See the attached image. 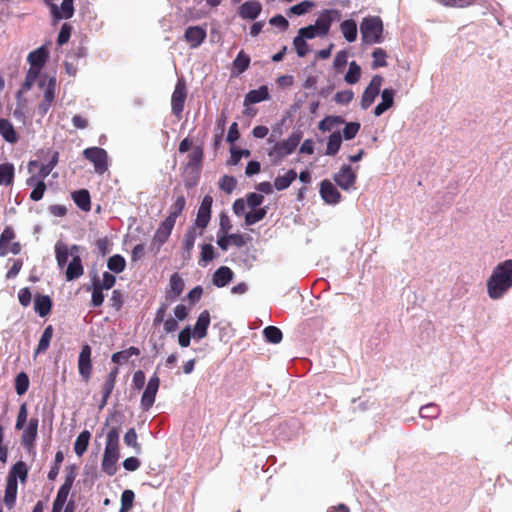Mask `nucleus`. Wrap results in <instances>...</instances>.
I'll use <instances>...</instances> for the list:
<instances>
[{
  "label": "nucleus",
  "mask_w": 512,
  "mask_h": 512,
  "mask_svg": "<svg viewBox=\"0 0 512 512\" xmlns=\"http://www.w3.org/2000/svg\"><path fill=\"white\" fill-rule=\"evenodd\" d=\"M512 287V259L497 264L487 280V293L493 300L502 298Z\"/></svg>",
  "instance_id": "1"
},
{
  "label": "nucleus",
  "mask_w": 512,
  "mask_h": 512,
  "mask_svg": "<svg viewBox=\"0 0 512 512\" xmlns=\"http://www.w3.org/2000/svg\"><path fill=\"white\" fill-rule=\"evenodd\" d=\"M120 457L119 451V428L112 427L106 434V444L101 463L102 471L109 476L117 472V461Z\"/></svg>",
  "instance_id": "2"
},
{
  "label": "nucleus",
  "mask_w": 512,
  "mask_h": 512,
  "mask_svg": "<svg viewBox=\"0 0 512 512\" xmlns=\"http://www.w3.org/2000/svg\"><path fill=\"white\" fill-rule=\"evenodd\" d=\"M303 133L300 130L293 131L288 139L275 142L268 152L273 164L281 163L287 156L292 154L301 142Z\"/></svg>",
  "instance_id": "3"
},
{
  "label": "nucleus",
  "mask_w": 512,
  "mask_h": 512,
  "mask_svg": "<svg viewBox=\"0 0 512 512\" xmlns=\"http://www.w3.org/2000/svg\"><path fill=\"white\" fill-rule=\"evenodd\" d=\"M362 42L368 45L380 43L383 40V22L378 16H367L360 24Z\"/></svg>",
  "instance_id": "4"
},
{
  "label": "nucleus",
  "mask_w": 512,
  "mask_h": 512,
  "mask_svg": "<svg viewBox=\"0 0 512 512\" xmlns=\"http://www.w3.org/2000/svg\"><path fill=\"white\" fill-rule=\"evenodd\" d=\"M83 156L89 160L97 174H104L108 170V154L100 147H89L83 151Z\"/></svg>",
  "instance_id": "5"
},
{
  "label": "nucleus",
  "mask_w": 512,
  "mask_h": 512,
  "mask_svg": "<svg viewBox=\"0 0 512 512\" xmlns=\"http://www.w3.org/2000/svg\"><path fill=\"white\" fill-rule=\"evenodd\" d=\"M187 98V85L183 77L176 82L174 91L171 96V109L175 116H179L183 110Z\"/></svg>",
  "instance_id": "6"
},
{
  "label": "nucleus",
  "mask_w": 512,
  "mask_h": 512,
  "mask_svg": "<svg viewBox=\"0 0 512 512\" xmlns=\"http://www.w3.org/2000/svg\"><path fill=\"white\" fill-rule=\"evenodd\" d=\"M212 203L213 198L210 195H206L202 199L195 222L193 224V226L199 228V235L203 234V231L206 229L210 222Z\"/></svg>",
  "instance_id": "7"
},
{
  "label": "nucleus",
  "mask_w": 512,
  "mask_h": 512,
  "mask_svg": "<svg viewBox=\"0 0 512 512\" xmlns=\"http://www.w3.org/2000/svg\"><path fill=\"white\" fill-rule=\"evenodd\" d=\"M383 83V77L381 75H374L369 83V85L365 88L362 97H361V108L366 110L368 109L375 98L379 95L380 89Z\"/></svg>",
  "instance_id": "8"
},
{
  "label": "nucleus",
  "mask_w": 512,
  "mask_h": 512,
  "mask_svg": "<svg viewBox=\"0 0 512 512\" xmlns=\"http://www.w3.org/2000/svg\"><path fill=\"white\" fill-rule=\"evenodd\" d=\"M38 418H31L28 421L26 427H24L22 436H21V445L24 449L29 453H34L35 450V442L38 435Z\"/></svg>",
  "instance_id": "9"
},
{
  "label": "nucleus",
  "mask_w": 512,
  "mask_h": 512,
  "mask_svg": "<svg viewBox=\"0 0 512 512\" xmlns=\"http://www.w3.org/2000/svg\"><path fill=\"white\" fill-rule=\"evenodd\" d=\"M47 7L50 10L53 22L55 23L62 19L72 18L75 12L74 0H63L60 6H58L55 1H53L48 4Z\"/></svg>",
  "instance_id": "10"
},
{
  "label": "nucleus",
  "mask_w": 512,
  "mask_h": 512,
  "mask_svg": "<svg viewBox=\"0 0 512 512\" xmlns=\"http://www.w3.org/2000/svg\"><path fill=\"white\" fill-rule=\"evenodd\" d=\"M159 386L160 379L157 376V374H154L149 379L148 384L141 397V406L143 410L147 411L153 406Z\"/></svg>",
  "instance_id": "11"
},
{
  "label": "nucleus",
  "mask_w": 512,
  "mask_h": 512,
  "mask_svg": "<svg viewBox=\"0 0 512 512\" xmlns=\"http://www.w3.org/2000/svg\"><path fill=\"white\" fill-rule=\"evenodd\" d=\"M78 370L79 374L86 381L90 379L92 372V362H91V347L86 344L83 345L78 358Z\"/></svg>",
  "instance_id": "12"
},
{
  "label": "nucleus",
  "mask_w": 512,
  "mask_h": 512,
  "mask_svg": "<svg viewBox=\"0 0 512 512\" xmlns=\"http://www.w3.org/2000/svg\"><path fill=\"white\" fill-rule=\"evenodd\" d=\"M356 178L350 165H343L340 171L334 175V181L343 190L350 189L355 184Z\"/></svg>",
  "instance_id": "13"
},
{
  "label": "nucleus",
  "mask_w": 512,
  "mask_h": 512,
  "mask_svg": "<svg viewBox=\"0 0 512 512\" xmlns=\"http://www.w3.org/2000/svg\"><path fill=\"white\" fill-rule=\"evenodd\" d=\"M175 224L170 220L164 219L152 238V244L157 245L158 249L168 241Z\"/></svg>",
  "instance_id": "14"
},
{
  "label": "nucleus",
  "mask_w": 512,
  "mask_h": 512,
  "mask_svg": "<svg viewBox=\"0 0 512 512\" xmlns=\"http://www.w3.org/2000/svg\"><path fill=\"white\" fill-rule=\"evenodd\" d=\"M320 195L328 204H337L341 200V194L331 181L325 179L320 183Z\"/></svg>",
  "instance_id": "15"
},
{
  "label": "nucleus",
  "mask_w": 512,
  "mask_h": 512,
  "mask_svg": "<svg viewBox=\"0 0 512 512\" xmlns=\"http://www.w3.org/2000/svg\"><path fill=\"white\" fill-rule=\"evenodd\" d=\"M206 30L200 26H190L184 33V38L191 48L199 47L206 39Z\"/></svg>",
  "instance_id": "16"
},
{
  "label": "nucleus",
  "mask_w": 512,
  "mask_h": 512,
  "mask_svg": "<svg viewBox=\"0 0 512 512\" xmlns=\"http://www.w3.org/2000/svg\"><path fill=\"white\" fill-rule=\"evenodd\" d=\"M333 16H339L337 10H324L315 21V28L320 32V36H326L333 22Z\"/></svg>",
  "instance_id": "17"
},
{
  "label": "nucleus",
  "mask_w": 512,
  "mask_h": 512,
  "mask_svg": "<svg viewBox=\"0 0 512 512\" xmlns=\"http://www.w3.org/2000/svg\"><path fill=\"white\" fill-rule=\"evenodd\" d=\"M118 367H114L108 374L105 382L102 385V399L99 404V409H103L108 402V399L115 387L116 378L118 375Z\"/></svg>",
  "instance_id": "18"
},
{
  "label": "nucleus",
  "mask_w": 512,
  "mask_h": 512,
  "mask_svg": "<svg viewBox=\"0 0 512 512\" xmlns=\"http://www.w3.org/2000/svg\"><path fill=\"white\" fill-rule=\"evenodd\" d=\"M262 11V5L258 1H246L240 7L238 14L242 19L255 20Z\"/></svg>",
  "instance_id": "19"
},
{
  "label": "nucleus",
  "mask_w": 512,
  "mask_h": 512,
  "mask_svg": "<svg viewBox=\"0 0 512 512\" xmlns=\"http://www.w3.org/2000/svg\"><path fill=\"white\" fill-rule=\"evenodd\" d=\"M184 287L185 284L182 277L177 272L173 273L169 279V288L166 291V298L175 300L182 294Z\"/></svg>",
  "instance_id": "20"
},
{
  "label": "nucleus",
  "mask_w": 512,
  "mask_h": 512,
  "mask_svg": "<svg viewBox=\"0 0 512 512\" xmlns=\"http://www.w3.org/2000/svg\"><path fill=\"white\" fill-rule=\"evenodd\" d=\"M211 316L208 310L200 313L193 330V337L200 340L207 336V329L210 325Z\"/></svg>",
  "instance_id": "21"
},
{
  "label": "nucleus",
  "mask_w": 512,
  "mask_h": 512,
  "mask_svg": "<svg viewBox=\"0 0 512 512\" xmlns=\"http://www.w3.org/2000/svg\"><path fill=\"white\" fill-rule=\"evenodd\" d=\"M47 58V50L44 47H39L29 53L27 60L30 64V68H34V70L40 72L46 63Z\"/></svg>",
  "instance_id": "22"
},
{
  "label": "nucleus",
  "mask_w": 512,
  "mask_h": 512,
  "mask_svg": "<svg viewBox=\"0 0 512 512\" xmlns=\"http://www.w3.org/2000/svg\"><path fill=\"white\" fill-rule=\"evenodd\" d=\"M83 274H84V268L82 265V260L79 255H74L65 271L66 280L73 281V280L81 277Z\"/></svg>",
  "instance_id": "23"
},
{
  "label": "nucleus",
  "mask_w": 512,
  "mask_h": 512,
  "mask_svg": "<svg viewBox=\"0 0 512 512\" xmlns=\"http://www.w3.org/2000/svg\"><path fill=\"white\" fill-rule=\"evenodd\" d=\"M26 184L28 186L34 187L30 194L31 200L39 201L43 198L46 190V184L44 182V179L39 178L37 175H32L27 179Z\"/></svg>",
  "instance_id": "24"
},
{
  "label": "nucleus",
  "mask_w": 512,
  "mask_h": 512,
  "mask_svg": "<svg viewBox=\"0 0 512 512\" xmlns=\"http://www.w3.org/2000/svg\"><path fill=\"white\" fill-rule=\"evenodd\" d=\"M52 309V300L48 295L36 294L34 298V310L40 317L47 316Z\"/></svg>",
  "instance_id": "25"
},
{
  "label": "nucleus",
  "mask_w": 512,
  "mask_h": 512,
  "mask_svg": "<svg viewBox=\"0 0 512 512\" xmlns=\"http://www.w3.org/2000/svg\"><path fill=\"white\" fill-rule=\"evenodd\" d=\"M395 92L393 89H384L381 93V102L375 107L374 115L381 116L385 111L391 108L394 104Z\"/></svg>",
  "instance_id": "26"
},
{
  "label": "nucleus",
  "mask_w": 512,
  "mask_h": 512,
  "mask_svg": "<svg viewBox=\"0 0 512 512\" xmlns=\"http://www.w3.org/2000/svg\"><path fill=\"white\" fill-rule=\"evenodd\" d=\"M234 277V272L227 266L219 267L213 274L212 282L216 287H224Z\"/></svg>",
  "instance_id": "27"
},
{
  "label": "nucleus",
  "mask_w": 512,
  "mask_h": 512,
  "mask_svg": "<svg viewBox=\"0 0 512 512\" xmlns=\"http://www.w3.org/2000/svg\"><path fill=\"white\" fill-rule=\"evenodd\" d=\"M71 197L77 207L82 211L89 212L91 210V197L90 193L86 189H80L72 192Z\"/></svg>",
  "instance_id": "28"
},
{
  "label": "nucleus",
  "mask_w": 512,
  "mask_h": 512,
  "mask_svg": "<svg viewBox=\"0 0 512 512\" xmlns=\"http://www.w3.org/2000/svg\"><path fill=\"white\" fill-rule=\"evenodd\" d=\"M28 467L25 462L18 461L10 469L7 478L17 482L19 479L22 484L26 483L28 478Z\"/></svg>",
  "instance_id": "29"
},
{
  "label": "nucleus",
  "mask_w": 512,
  "mask_h": 512,
  "mask_svg": "<svg viewBox=\"0 0 512 512\" xmlns=\"http://www.w3.org/2000/svg\"><path fill=\"white\" fill-rule=\"evenodd\" d=\"M40 88H44L43 100L53 103L56 95L57 81L55 77L49 79H40L38 82Z\"/></svg>",
  "instance_id": "30"
},
{
  "label": "nucleus",
  "mask_w": 512,
  "mask_h": 512,
  "mask_svg": "<svg viewBox=\"0 0 512 512\" xmlns=\"http://www.w3.org/2000/svg\"><path fill=\"white\" fill-rule=\"evenodd\" d=\"M17 493H18L17 482L7 478L3 501L8 509H12L15 506Z\"/></svg>",
  "instance_id": "31"
},
{
  "label": "nucleus",
  "mask_w": 512,
  "mask_h": 512,
  "mask_svg": "<svg viewBox=\"0 0 512 512\" xmlns=\"http://www.w3.org/2000/svg\"><path fill=\"white\" fill-rule=\"evenodd\" d=\"M269 98L267 86H261L258 89L249 91L244 99V105L259 103Z\"/></svg>",
  "instance_id": "32"
},
{
  "label": "nucleus",
  "mask_w": 512,
  "mask_h": 512,
  "mask_svg": "<svg viewBox=\"0 0 512 512\" xmlns=\"http://www.w3.org/2000/svg\"><path fill=\"white\" fill-rule=\"evenodd\" d=\"M0 135L9 143L14 144L18 141V135L13 124L5 118L0 119Z\"/></svg>",
  "instance_id": "33"
},
{
  "label": "nucleus",
  "mask_w": 512,
  "mask_h": 512,
  "mask_svg": "<svg viewBox=\"0 0 512 512\" xmlns=\"http://www.w3.org/2000/svg\"><path fill=\"white\" fill-rule=\"evenodd\" d=\"M186 207V199L183 195L176 197L174 203L170 206L169 214L165 218L170 220L172 223H176V219L182 214Z\"/></svg>",
  "instance_id": "34"
},
{
  "label": "nucleus",
  "mask_w": 512,
  "mask_h": 512,
  "mask_svg": "<svg viewBox=\"0 0 512 512\" xmlns=\"http://www.w3.org/2000/svg\"><path fill=\"white\" fill-rule=\"evenodd\" d=\"M340 31L348 42H354L357 39V24L352 19L344 20L340 24Z\"/></svg>",
  "instance_id": "35"
},
{
  "label": "nucleus",
  "mask_w": 512,
  "mask_h": 512,
  "mask_svg": "<svg viewBox=\"0 0 512 512\" xmlns=\"http://www.w3.org/2000/svg\"><path fill=\"white\" fill-rule=\"evenodd\" d=\"M15 232L11 226H6L0 235V256L4 257L9 253L8 246L15 238Z\"/></svg>",
  "instance_id": "36"
},
{
  "label": "nucleus",
  "mask_w": 512,
  "mask_h": 512,
  "mask_svg": "<svg viewBox=\"0 0 512 512\" xmlns=\"http://www.w3.org/2000/svg\"><path fill=\"white\" fill-rule=\"evenodd\" d=\"M204 157V151L202 146L193 147L192 152L188 155L187 168L200 170Z\"/></svg>",
  "instance_id": "37"
},
{
  "label": "nucleus",
  "mask_w": 512,
  "mask_h": 512,
  "mask_svg": "<svg viewBox=\"0 0 512 512\" xmlns=\"http://www.w3.org/2000/svg\"><path fill=\"white\" fill-rule=\"evenodd\" d=\"M297 178V173L295 170L291 169L286 172L284 175L277 176L274 180V187L278 191H282L287 189L291 183Z\"/></svg>",
  "instance_id": "38"
},
{
  "label": "nucleus",
  "mask_w": 512,
  "mask_h": 512,
  "mask_svg": "<svg viewBox=\"0 0 512 512\" xmlns=\"http://www.w3.org/2000/svg\"><path fill=\"white\" fill-rule=\"evenodd\" d=\"M198 230H199V228L192 225L187 229V231L184 235L183 249L187 253L188 256H190L191 251L193 250L196 238L198 236H200Z\"/></svg>",
  "instance_id": "39"
},
{
  "label": "nucleus",
  "mask_w": 512,
  "mask_h": 512,
  "mask_svg": "<svg viewBox=\"0 0 512 512\" xmlns=\"http://www.w3.org/2000/svg\"><path fill=\"white\" fill-rule=\"evenodd\" d=\"M69 255H71V254H70L68 246L63 242L58 241L55 244V257H56L57 265L60 269L64 268L65 265L67 264Z\"/></svg>",
  "instance_id": "40"
},
{
  "label": "nucleus",
  "mask_w": 512,
  "mask_h": 512,
  "mask_svg": "<svg viewBox=\"0 0 512 512\" xmlns=\"http://www.w3.org/2000/svg\"><path fill=\"white\" fill-rule=\"evenodd\" d=\"M91 433L88 430H83L77 437L74 443V451L77 456L81 457L87 450Z\"/></svg>",
  "instance_id": "41"
},
{
  "label": "nucleus",
  "mask_w": 512,
  "mask_h": 512,
  "mask_svg": "<svg viewBox=\"0 0 512 512\" xmlns=\"http://www.w3.org/2000/svg\"><path fill=\"white\" fill-rule=\"evenodd\" d=\"M53 333H54V329H53L52 325H48L44 329L42 336L39 340V343L37 345V348L35 350V354H42L48 350V348L50 346V342L53 337Z\"/></svg>",
  "instance_id": "42"
},
{
  "label": "nucleus",
  "mask_w": 512,
  "mask_h": 512,
  "mask_svg": "<svg viewBox=\"0 0 512 512\" xmlns=\"http://www.w3.org/2000/svg\"><path fill=\"white\" fill-rule=\"evenodd\" d=\"M39 74L40 72L34 70V68H29V70L26 73L25 80L22 83L20 90L17 92V99H20L23 93L28 92L32 88Z\"/></svg>",
  "instance_id": "43"
},
{
  "label": "nucleus",
  "mask_w": 512,
  "mask_h": 512,
  "mask_svg": "<svg viewBox=\"0 0 512 512\" xmlns=\"http://www.w3.org/2000/svg\"><path fill=\"white\" fill-rule=\"evenodd\" d=\"M14 180V166L11 163L0 164V185L9 186Z\"/></svg>",
  "instance_id": "44"
},
{
  "label": "nucleus",
  "mask_w": 512,
  "mask_h": 512,
  "mask_svg": "<svg viewBox=\"0 0 512 512\" xmlns=\"http://www.w3.org/2000/svg\"><path fill=\"white\" fill-rule=\"evenodd\" d=\"M342 138L339 132H333L327 142L325 154L328 156H334L340 149Z\"/></svg>",
  "instance_id": "45"
},
{
  "label": "nucleus",
  "mask_w": 512,
  "mask_h": 512,
  "mask_svg": "<svg viewBox=\"0 0 512 512\" xmlns=\"http://www.w3.org/2000/svg\"><path fill=\"white\" fill-rule=\"evenodd\" d=\"M267 207L254 208L252 211L248 212L245 215V223L246 225H254L255 223L261 221L267 214Z\"/></svg>",
  "instance_id": "46"
},
{
  "label": "nucleus",
  "mask_w": 512,
  "mask_h": 512,
  "mask_svg": "<svg viewBox=\"0 0 512 512\" xmlns=\"http://www.w3.org/2000/svg\"><path fill=\"white\" fill-rule=\"evenodd\" d=\"M263 335L267 342L272 344H278L282 341V331L276 326H267L263 330Z\"/></svg>",
  "instance_id": "47"
},
{
  "label": "nucleus",
  "mask_w": 512,
  "mask_h": 512,
  "mask_svg": "<svg viewBox=\"0 0 512 512\" xmlns=\"http://www.w3.org/2000/svg\"><path fill=\"white\" fill-rule=\"evenodd\" d=\"M107 266L114 273H121L126 267V261L123 256L116 254L108 259Z\"/></svg>",
  "instance_id": "48"
},
{
  "label": "nucleus",
  "mask_w": 512,
  "mask_h": 512,
  "mask_svg": "<svg viewBox=\"0 0 512 512\" xmlns=\"http://www.w3.org/2000/svg\"><path fill=\"white\" fill-rule=\"evenodd\" d=\"M360 76H361L360 66L355 61H352L349 64V69H348L347 73L345 74V77H344L345 81L348 84H355L359 81Z\"/></svg>",
  "instance_id": "49"
},
{
  "label": "nucleus",
  "mask_w": 512,
  "mask_h": 512,
  "mask_svg": "<svg viewBox=\"0 0 512 512\" xmlns=\"http://www.w3.org/2000/svg\"><path fill=\"white\" fill-rule=\"evenodd\" d=\"M250 65V57L242 50L238 53L233 61L234 68L239 72L243 73L248 69Z\"/></svg>",
  "instance_id": "50"
},
{
  "label": "nucleus",
  "mask_w": 512,
  "mask_h": 512,
  "mask_svg": "<svg viewBox=\"0 0 512 512\" xmlns=\"http://www.w3.org/2000/svg\"><path fill=\"white\" fill-rule=\"evenodd\" d=\"M58 159H59V153L54 152L49 163L43 164L40 166L37 176L41 179H45L46 177H48V175L51 173V171L57 165Z\"/></svg>",
  "instance_id": "51"
},
{
  "label": "nucleus",
  "mask_w": 512,
  "mask_h": 512,
  "mask_svg": "<svg viewBox=\"0 0 512 512\" xmlns=\"http://www.w3.org/2000/svg\"><path fill=\"white\" fill-rule=\"evenodd\" d=\"M29 388V378L25 372H20L15 378V390L18 395H23Z\"/></svg>",
  "instance_id": "52"
},
{
  "label": "nucleus",
  "mask_w": 512,
  "mask_h": 512,
  "mask_svg": "<svg viewBox=\"0 0 512 512\" xmlns=\"http://www.w3.org/2000/svg\"><path fill=\"white\" fill-rule=\"evenodd\" d=\"M137 433H136V430L134 428H130L126 434L124 435V443L129 446V447H132L135 452L137 454L141 453V445L138 443L137 441Z\"/></svg>",
  "instance_id": "53"
},
{
  "label": "nucleus",
  "mask_w": 512,
  "mask_h": 512,
  "mask_svg": "<svg viewBox=\"0 0 512 512\" xmlns=\"http://www.w3.org/2000/svg\"><path fill=\"white\" fill-rule=\"evenodd\" d=\"M215 257V250L211 244H203L201 246L199 264L205 266L208 262L212 261Z\"/></svg>",
  "instance_id": "54"
},
{
  "label": "nucleus",
  "mask_w": 512,
  "mask_h": 512,
  "mask_svg": "<svg viewBox=\"0 0 512 512\" xmlns=\"http://www.w3.org/2000/svg\"><path fill=\"white\" fill-rule=\"evenodd\" d=\"M344 120L340 116H327L319 122L318 128L321 131H330L336 124H342Z\"/></svg>",
  "instance_id": "55"
},
{
  "label": "nucleus",
  "mask_w": 512,
  "mask_h": 512,
  "mask_svg": "<svg viewBox=\"0 0 512 512\" xmlns=\"http://www.w3.org/2000/svg\"><path fill=\"white\" fill-rule=\"evenodd\" d=\"M63 460H64L63 452L57 451L55 454L54 463H53L50 471L48 472V479L50 481H54L57 478L59 471H60V466H61V463L63 462Z\"/></svg>",
  "instance_id": "56"
},
{
  "label": "nucleus",
  "mask_w": 512,
  "mask_h": 512,
  "mask_svg": "<svg viewBox=\"0 0 512 512\" xmlns=\"http://www.w3.org/2000/svg\"><path fill=\"white\" fill-rule=\"evenodd\" d=\"M135 494L132 490H125L121 495V508L119 512H128L132 506Z\"/></svg>",
  "instance_id": "57"
},
{
  "label": "nucleus",
  "mask_w": 512,
  "mask_h": 512,
  "mask_svg": "<svg viewBox=\"0 0 512 512\" xmlns=\"http://www.w3.org/2000/svg\"><path fill=\"white\" fill-rule=\"evenodd\" d=\"M237 181L233 176L224 175L219 181V187L221 190L230 194L236 188Z\"/></svg>",
  "instance_id": "58"
},
{
  "label": "nucleus",
  "mask_w": 512,
  "mask_h": 512,
  "mask_svg": "<svg viewBox=\"0 0 512 512\" xmlns=\"http://www.w3.org/2000/svg\"><path fill=\"white\" fill-rule=\"evenodd\" d=\"M27 417H28V409H27V404L24 402L20 405V408L18 411L16 424H15L16 430L24 429L25 424L27 422Z\"/></svg>",
  "instance_id": "59"
},
{
  "label": "nucleus",
  "mask_w": 512,
  "mask_h": 512,
  "mask_svg": "<svg viewBox=\"0 0 512 512\" xmlns=\"http://www.w3.org/2000/svg\"><path fill=\"white\" fill-rule=\"evenodd\" d=\"M372 57H373V67L374 68L387 66V62H386L387 54H386V51L383 50L382 48H376L372 53Z\"/></svg>",
  "instance_id": "60"
},
{
  "label": "nucleus",
  "mask_w": 512,
  "mask_h": 512,
  "mask_svg": "<svg viewBox=\"0 0 512 512\" xmlns=\"http://www.w3.org/2000/svg\"><path fill=\"white\" fill-rule=\"evenodd\" d=\"M419 413L422 418L433 419V418L438 417V415L440 413V409L437 405L431 403V404L422 406L420 408Z\"/></svg>",
  "instance_id": "61"
},
{
  "label": "nucleus",
  "mask_w": 512,
  "mask_h": 512,
  "mask_svg": "<svg viewBox=\"0 0 512 512\" xmlns=\"http://www.w3.org/2000/svg\"><path fill=\"white\" fill-rule=\"evenodd\" d=\"M293 45L299 57H304L309 52V47L303 37L297 35L293 40Z\"/></svg>",
  "instance_id": "62"
},
{
  "label": "nucleus",
  "mask_w": 512,
  "mask_h": 512,
  "mask_svg": "<svg viewBox=\"0 0 512 512\" xmlns=\"http://www.w3.org/2000/svg\"><path fill=\"white\" fill-rule=\"evenodd\" d=\"M71 32L72 26L69 23H64L61 26L60 32L58 34L57 44L60 46L66 44L70 39Z\"/></svg>",
  "instance_id": "63"
},
{
  "label": "nucleus",
  "mask_w": 512,
  "mask_h": 512,
  "mask_svg": "<svg viewBox=\"0 0 512 512\" xmlns=\"http://www.w3.org/2000/svg\"><path fill=\"white\" fill-rule=\"evenodd\" d=\"M313 6H314L313 2L306 0L299 4L292 6L289 9V12L294 15H303V14H306L309 11V9H311Z\"/></svg>",
  "instance_id": "64"
}]
</instances>
